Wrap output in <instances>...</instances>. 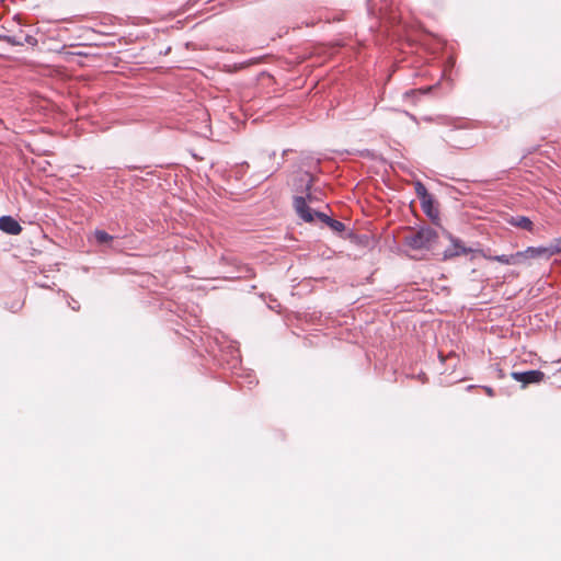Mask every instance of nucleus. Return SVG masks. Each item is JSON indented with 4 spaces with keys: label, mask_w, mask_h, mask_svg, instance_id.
<instances>
[{
    "label": "nucleus",
    "mask_w": 561,
    "mask_h": 561,
    "mask_svg": "<svg viewBox=\"0 0 561 561\" xmlns=\"http://www.w3.org/2000/svg\"><path fill=\"white\" fill-rule=\"evenodd\" d=\"M437 239V233L432 228L411 230L405 236V243L415 250L430 249Z\"/></svg>",
    "instance_id": "f257e3e1"
},
{
    "label": "nucleus",
    "mask_w": 561,
    "mask_h": 561,
    "mask_svg": "<svg viewBox=\"0 0 561 561\" xmlns=\"http://www.w3.org/2000/svg\"><path fill=\"white\" fill-rule=\"evenodd\" d=\"M94 238H95L96 242L100 244L108 243L113 239L112 236H110L107 232H105L103 230H96L94 232Z\"/></svg>",
    "instance_id": "f8f14e48"
},
{
    "label": "nucleus",
    "mask_w": 561,
    "mask_h": 561,
    "mask_svg": "<svg viewBox=\"0 0 561 561\" xmlns=\"http://www.w3.org/2000/svg\"><path fill=\"white\" fill-rule=\"evenodd\" d=\"M512 264L513 265H520V264H528L529 257L526 254V250L516 252L514 254H511Z\"/></svg>",
    "instance_id": "1a4fd4ad"
},
{
    "label": "nucleus",
    "mask_w": 561,
    "mask_h": 561,
    "mask_svg": "<svg viewBox=\"0 0 561 561\" xmlns=\"http://www.w3.org/2000/svg\"><path fill=\"white\" fill-rule=\"evenodd\" d=\"M266 157H267L268 159L274 158V157H275V151L268 152V153L266 154Z\"/></svg>",
    "instance_id": "6ab92c4d"
},
{
    "label": "nucleus",
    "mask_w": 561,
    "mask_h": 561,
    "mask_svg": "<svg viewBox=\"0 0 561 561\" xmlns=\"http://www.w3.org/2000/svg\"><path fill=\"white\" fill-rule=\"evenodd\" d=\"M1 1H2V15H3L4 14V4H3L4 0H1Z\"/></svg>",
    "instance_id": "aec40b11"
},
{
    "label": "nucleus",
    "mask_w": 561,
    "mask_h": 561,
    "mask_svg": "<svg viewBox=\"0 0 561 561\" xmlns=\"http://www.w3.org/2000/svg\"><path fill=\"white\" fill-rule=\"evenodd\" d=\"M2 42H7L11 45H22L24 42L34 44L36 43V39L27 34H19L13 36L2 34Z\"/></svg>",
    "instance_id": "39448f33"
},
{
    "label": "nucleus",
    "mask_w": 561,
    "mask_h": 561,
    "mask_svg": "<svg viewBox=\"0 0 561 561\" xmlns=\"http://www.w3.org/2000/svg\"><path fill=\"white\" fill-rule=\"evenodd\" d=\"M547 248V251H549V257H551L554 254H558L561 252V238L556 239L553 242H551Z\"/></svg>",
    "instance_id": "ddd939ff"
},
{
    "label": "nucleus",
    "mask_w": 561,
    "mask_h": 561,
    "mask_svg": "<svg viewBox=\"0 0 561 561\" xmlns=\"http://www.w3.org/2000/svg\"><path fill=\"white\" fill-rule=\"evenodd\" d=\"M468 250L461 245L458 241H455L451 249L445 251V257H451L455 255L466 254Z\"/></svg>",
    "instance_id": "6e6552de"
},
{
    "label": "nucleus",
    "mask_w": 561,
    "mask_h": 561,
    "mask_svg": "<svg viewBox=\"0 0 561 561\" xmlns=\"http://www.w3.org/2000/svg\"><path fill=\"white\" fill-rule=\"evenodd\" d=\"M511 376L514 380L522 382L523 386H526L528 383H538L542 381L545 374L540 370H528L523 373L513 371Z\"/></svg>",
    "instance_id": "7ed1b4c3"
},
{
    "label": "nucleus",
    "mask_w": 561,
    "mask_h": 561,
    "mask_svg": "<svg viewBox=\"0 0 561 561\" xmlns=\"http://www.w3.org/2000/svg\"><path fill=\"white\" fill-rule=\"evenodd\" d=\"M526 254L528 255L529 261L533 259H539V257L550 259L549 251H547L546 247H538V248L529 247L526 249Z\"/></svg>",
    "instance_id": "0eeeda50"
},
{
    "label": "nucleus",
    "mask_w": 561,
    "mask_h": 561,
    "mask_svg": "<svg viewBox=\"0 0 561 561\" xmlns=\"http://www.w3.org/2000/svg\"><path fill=\"white\" fill-rule=\"evenodd\" d=\"M178 70H190V71H193V70H197V69L194 68V67H185V68H179Z\"/></svg>",
    "instance_id": "a211bd4d"
},
{
    "label": "nucleus",
    "mask_w": 561,
    "mask_h": 561,
    "mask_svg": "<svg viewBox=\"0 0 561 561\" xmlns=\"http://www.w3.org/2000/svg\"><path fill=\"white\" fill-rule=\"evenodd\" d=\"M22 230L21 225L11 216H2V232L19 234Z\"/></svg>",
    "instance_id": "20e7f679"
},
{
    "label": "nucleus",
    "mask_w": 561,
    "mask_h": 561,
    "mask_svg": "<svg viewBox=\"0 0 561 561\" xmlns=\"http://www.w3.org/2000/svg\"><path fill=\"white\" fill-rule=\"evenodd\" d=\"M513 225L522 228V229H526V230H531L533 228V222L529 218L527 217H517V218H514L513 221H512Z\"/></svg>",
    "instance_id": "9d476101"
},
{
    "label": "nucleus",
    "mask_w": 561,
    "mask_h": 561,
    "mask_svg": "<svg viewBox=\"0 0 561 561\" xmlns=\"http://www.w3.org/2000/svg\"><path fill=\"white\" fill-rule=\"evenodd\" d=\"M484 257H486L488 260H491V261L500 262L502 264L513 265L511 255H495V256L484 255Z\"/></svg>",
    "instance_id": "4468645a"
},
{
    "label": "nucleus",
    "mask_w": 561,
    "mask_h": 561,
    "mask_svg": "<svg viewBox=\"0 0 561 561\" xmlns=\"http://www.w3.org/2000/svg\"><path fill=\"white\" fill-rule=\"evenodd\" d=\"M280 167V163L277 162V163H273L268 170H271L272 172L276 171L278 168Z\"/></svg>",
    "instance_id": "f3484780"
},
{
    "label": "nucleus",
    "mask_w": 561,
    "mask_h": 561,
    "mask_svg": "<svg viewBox=\"0 0 561 561\" xmlns=\"http://www.w3.org/2000/svg\"><path fill=\"white\" fill-rule=\"evenodd\" d=\"M444 65L442 70H450L455 66V60L450 55L443 57Z\"/></svg>",
    "instance_id": "dca6fc26"
},
{
    "label": "nucleus",
    "mask_w": 561,
    "mask_h": 561,
    "mask_svg": "<svg viewBox=\"0 0 561 561\" xmlns=\"http://www.w3.org/2000/svg\"><path fill=\"white\" fill-rule=\"evenodd\" d=\"M317 217L320 218L323 222H325L333 231L342 232L345 229L344 224L341 221L331 219L323 213H316Z\"/></svg>",
    "instance_id": "423d86ee"
},
{
    "label": "nucleus",
    "mask_w": 561,
    "mask_h": 561,
    "mask_svg": "<svg viewBox=\"0 0 561 561\" xmlns=\"http://www.w3.org/2000/svg\"><path fill=\"white\" fill-rule=\"evenodd\" d=\"M312 203L313 196L311 194L307 195V199L302 196H297L294 199V207L297 213V215L305 220L306 222H312L314 220V217H317V211H313L309 206L308 203Z\"/></svg>",
    "instance_id": "f03ea898"
},
{
    "label": "nucleus",
    "mask_w": 561,
    "mask_h": 561,
    "mask_svg": "<svg viewBox=\"0 0 561 561\" xmlns=\"http://www.w3.org/2000/svg\"><path fill=\"white\" fill-rule=\"evenodd\" d=\"M122 70H172V68H162V67H153V68H147V67H122Z\"/></svg>",
    "instance_id": "2eb2a0df"
},
{
    "label": "nucleus",
    "mask_w": 561,
    "mask_h": 561,
    "mask_svg": "<svg viewBox=\"0 0 561 561\" xmlns=\"http://www.w3.org/2000/svg\"><path fill=\"white\" fill-rule=\"evenodd\" d=\"M268 59H271L268 56L254 57V58H250V59L245 60L244 62L241 64V66L243 68L252 67V66H260L262 64H265L266 60H268Z\"/></svg>",
    "instance_id": "9b49d317"
}]
</instances>
